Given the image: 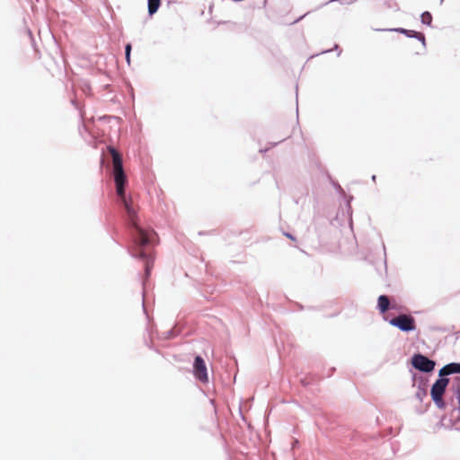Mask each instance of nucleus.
<instances>
[{
    "mask_svg": "<svg viewBox=\"0 0 460 460\" xmlns=\"http://www.w3.org/2000/svg\"><path fill=\"white\" fill-rule=\"evenodd\" d=\"M109 152L112 157L117 194L123 203L131 226L135 229V233L133 234L135 254L145 260L146 274L148 276L154 266V258L149 250V246L153 243L156 234L153 230H146L138 225L137 208L134 206L132 199L130 197H127L125 193L127 178L123 170L121 155L114 147L111 146L109 147Z\"/></svg>",
    "mask_w": 460,
    "mask_h": 460,
    "instance_id": "nucleus-1",
    "label": "nucleus"
},
{
    "mask_svg": "<svg viewBox=\"0 0 460 460\" xmlns=\"http://www.w3.org/2000/svg\"><path fill=\"white\" fill-rule=\"evenodd\" d=\"M449 383V379L446 377L438 378L432 385L430 390V395L435 404L439 408L445 407V402L443 400V394Z\"/></svg>",
    "mask_w": 460,
    "mask_h": 460,
    "instance_id": "nucleus-2",
    "label": "nucleus"
},
{
    "mask_svg": "<svg viewBox=\"0 0 460 460\" xmlns=\"http://www.w3.org/2000/svg\"><path fill=\"white\" fill-rule=\"evenodd\" d=\"M389 323L402 332H411L416 329L414 318L408 314H400L397 317L392 318Z\"/></svg>",
    "mask_w": 460,
    "mask_h": 460,
    "instance_id": "nucleus-3",
    "label": "nucleus"
},
{
    "mask_svg": "<svg viewBox=\"0 0 460 460\" xmlns=\"http://www.w3.org/2000/svg\"><path fill=\"white\" fill-rule=\"evenodd\" d=\"M412 366L422 372H430L435 367V362L427 357L416 354L412 357L411 359Z\"/></svg>",
    "mask_w": 460,
    "mask_h": 460,
    "instance_id": "nucleus-4",
    "label": "nucleus"
},
{
    "mask_svg": "<svg viewBox=\"0 0 460 460\" xmlns=\"http://www.w3.org/2000/svg\"><path fill=\"white\" fill-rule=\"evenodd\" d=\"M460 373V364L459 363H449L443 367L439 370V376L442 377L444 376H448L451 374Z\"/></svg>",
    "mask_w": 460,
    "mask_h": 460,
    "instance_id": "nucleus-5",
    "label": "nucleus"
},
{
    "mask_svg": "<svg viewBox=\"0 0 460 460\" xmlns=\"http://www.w3.org/2000/svg\"><path fill=\"white\" fill-rule=\"evenodd\" d=\"M394 31H399L401 33H403L405 34L406 36L410 37V38H416L418 39L420 41H421V43L423 45H425V37L422 33L420 32H417L415 31H411V30H405V29H394Z\"/></svg>",
    "mask_w": 460,
    "mask_h": 460,
    "instance_id": "nucleus-6",
    "label": "nucleus"
},
{
    "mask_svg": "<svg viewBox=\"0 0 460 460\" xmlns=\"http://www.w3.org/2000/svg\"><path fill=\"white\" fill-rule=\"evenodd\" d=\"M389 305H390V301L386 296L381 295L378 297L377 306L381 313H385L389 308Z\"/></svg>",
    "mask_w": 460,
    "mask_h": 460,
    "instance_id": "nucleus-7",
    "label": "nucleus"
},
{
    "mask_svg": "<svg viewBox=\"0 0 460 460\" xmlns=\"http://www.w3.org/2000/svg\"><path fill=\"white\" fill-rule=\"evenodd\" d=\"M161 4V0H148V13L153 15L155 13Z\"/></svg>",
    "mask_w": 460,
    "mask_h": 460,
    "instance_id": "nucleus-8",
    "label": "nucleus"
},
{
    "mask_svg": "<svg viewBox=\"0 0 460 460\" xmlns=\"http://www.w3.org/2000/svg\"><path fill=\"white\" fill-rule=\"evenodd\" d=\"M194 374L198 379H201V357L197 356L194 364Z\"/></svg>",
    "mask_w": 460,
    "mask_h": 460,
    "instance_id": "nucleus-9",
    "label": "nucleus"
},
{
    "mask_svg": "<svg viewBox=\"0 0 460 460\" xmlns=\"http://www.w3.org/2000/svg\"><path fill=\"white\" fill-rule=\"evenodd\" d=\"M420 20L423 24L430 25L432 22V16L430 13L424 12L420 16Z\"/></svg>",
    "mask_w": 460,
    "mask_h": 460,
    "instance_id": "nucleus-10",
    "label": "nucleus"
},
{
    "mask_svg": "<svg viewBox=\"0 0 460 460\" xmlns=\"http://www.w3.org/2000/svg\"><path fill=\"white\" fill-rule=\"evenodd\" d=\"M130 51H131V45L128 44L126 46V59H127L128 64L130 63Z\"/></svg>",
    "mask_w": 460,
    "mask_h": 460,
    "instance_id": "nucleus-11",
    "label": "nucleus"
},
{
    "mask_svg": "<svg viewBox=\"0 0 460 460\" xmlns=\"http://www.w3.org/2000/svg\"><path fill=\"white\" fill-rule=\"evenodd\" d=\"M202 376H203V384L207 383L208 382V374H207V368H206L204 364H203V374H202Z\"/></svg>",
    "mask_w": 460,
    "mask_h": 460,
    "instance_id": "nucleus-12",
    "label": "nucleus"
},
{
    "mask_svg": "<svg viewBox=\"0 0 460 460\" xmlns=\"http://www.w3.org/2000/svg\"><path fill=\"white\" fill-rule=\"evenodd\" d=\"M208 402H209V405H210V408L213 411H216L215 410V407H214V400L213 399H209L208 400Z\"/></svg>",
    "mask_w": 460,
    "mask_h": 460,
    "instance_id": "nucleus-13",
    "label": "nucleus"
},
{
    "mask_svg": "<svg viewBox=\"0 0 460 460\" xmlns=\"http://www.w3.org/2000/svg\"><path fill=\"white\" fill-rule=\"evenodd\" d=\"M456 396L459 402V404H460V388L457 390L456 394Z\"/></svg>",
    "mask_w": 460,
    "mask_h": 460,
    "instance_id": "nucleus-14",
    "label": "nucleus"
},
{
    "mask_svg": "<svg viewBox=\"0 0 460 460\" xmlns=\"http://www.w3.org/2000/svg\"><path fill=\"white\" fill-rule=\"evenodd\" d=\"M286 236H287V237H288V238H290V239H292V240H294V239H295V238L293 237V235H291L290 234H286Z\"/></svg>",
    "mask_w": 460,
    "mask_h": 460,
    "instance_id": "nucleus-15",
    "label": "nucleus"
}]
</instances>
